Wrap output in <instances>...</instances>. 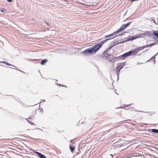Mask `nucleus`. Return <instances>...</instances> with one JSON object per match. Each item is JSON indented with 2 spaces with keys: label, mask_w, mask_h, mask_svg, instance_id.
<instances>
[{
  "label": "nucleus",
  "mask_w": 158,
  "mask_h": 158,
  "mask_svg": "<svg viewBox=\"0 0 158 158\" xmlns=\"http://www.w3.org/2000/svg\"><path fill=\"white\" fill-rule=\"evenodd\" d=\"M131 22H130L126 24H124L122 25V26L119 29H118L116 31L114 32V33H113L111 34L108 35H106L105 36V38H107L108 37H110L111 36H113L114 35V34H117L118 33L124 30V29L127 27L131 23Z\"/></svg>",
  "instance_id": "obj_1"
},
{
  "label": "nucleus",
  "mask_w": 158,
  "mask_h": 158,
  "mask_svg": "<svg viewBox=\"0 0 158 158\" xmlns=\"http://www.w3.org/2000/svg\"><path fill=\"white\" fill-rule=\"evenodd\" d=\"M110 39H106L104 41L100 42L99 43V44L93 46L91 49L93 50V53H94V54L95 53L100 49V48L102 46L105 42Z\"/></svg>",
  "instance_id": "obj_2"
},
{
  "label": "nucleus",
  "mask_w": 158,
  "mask_h": 158,
  "mask_svg": "<svg viewBox=\"0 0 158 158\" xmlns=\"http://www.w3.org/2000/svg\"><path fill=\"white\" fill-rule=\"evenodd\" d=\"M126 65L125 62H122L120 63H118V65L115 69V70L116 71V73L117 75H118L120 70L125 66Z\"/></svg>",
  "instance_id": "obj_3"
},
{
  "label": "nucleus",
  "mask_w": 158,
  "mask_h": 158,
  "mask_svg": "<svg viewBox=\"0 0 158 158\" xmlns=\"http://www.w3.org/2000/svg\"><path fill=\"white\" fill-rule=\"evenodd\" d=\"M84 55H91L94 54L91 48H89L85 50L82 52Z\"/></svg>",
  "instance_id": "obj_4"
},
{
  "label": "nucleus",
  "mask_w": 158,
  "mask_h": 158,
  "mask_svg": "<svg viewBox=\"0 0 158 158\" xmlns=\"http://www.w3.org/2000/svg\"><path fill=\"white\" fill-rule=\"evenodd\" d=\"M139 49V48L138 47L137 48L133 50H131L129 51L128 52L129 55H136V54L138 52L140 51Z\"/></svg>",
  "instance_id": "obj_5"
},
{
  "label": "nucleus",
  "mask_w": 158,
  "mask_h": 158,
  "mask_svg": "<svg viewBox=\"0 0 158 158\" xmlns=\"http://www.w3.org/2000/svg\"><path fill=\"white\" fill-rule=\"evenodd\" d=\"M130 56L128 52L124 54H123L117 57V58H121L122 59H124L127 56Z\"/></svg>",
  "instance_id": "obj_6"
},
{
  "label": "nucleus",
  "mask_w": 158,
  "mask_h": 158,
  "mask_svg": "<svg viewBox=\"0 0 158 158\" xmlns=\"http://www.w3.org/2000/svg\"><path fill=\"white\" fill-rule=\"evenodd\" d=\"M154 45V44H150V45H145V46H142V47H139V50H141L143 49H144L145 48H146V47H149V46H152L153 45Z\"/></svg>",
  "instance_id": "obj_7"
},
{
  "label": "nucleus",
  "mask_w": 158,
  "mask_h": 158,
  "mask_svg": "<svg viewBox=\"0 0 158 158\" xmlns=\"http://www.w3.org/2000/svg\"><path fill=\"white\" fill-rule=\"evenodd\" d=\"M35 153L39 156L40 158H46L44 155L38 152H35Z\"/></svg>",
  "instance_id": "obj_8"
},
{
  "label": "nucleus",
  "mask_w": 158,
  "mask_h": 158,
  "mask_svg": "<svg viewBox=\"0 0 158 158\" xmlns=\"http://www.w3.org/2000/svg\"><path fill=\"white\" fill-rule=\"evenodd\" d=\"M104 56L106 58L109 57L110 56V54L108 53L107 52H105L104 53Z\"/></svg>",
  "instance_id": "obj_9"
},
{
  "label": "nucleus",
  "mask_w": 158,
  "mask_h": 158,
  "mask_svg": "<svg viewBox=\"0 0 158 158\" xmlns=\"http://www.w3.org/2000/svg\"><path fill=\"white\" fill-rule=\"evenodd\" d=\"M139 36L138 35H136L135 36H133L131 37H130L129 38V40H135L137 38H138Z\"/></svg>",
  "instance_id": "obj_10"
},
{
  "label": "nucleus",
  "mask_w": 158,
  "mask_h": 158,
  "mask_svg": "<svg viewBox=\"0 0 158 158\" xmlns=\"http://www.w3.org/2000/svg\"><path fill=\"white\" fill-rule=\"evenodd\" d=\"M48 60L46 59H44L42 60L41 62V64L42 65L44 64L47 62Z\"/></svg>",
  "instance_id": "obj_11"
},
{
  "label": "nucleus",
  "mask_w": 158,
  "mask_h": 158,
  "mask_svg": "<svg viewBox=\"0 0 158 158\" xmlns=\"http://www.w3.org/2000/svg\"><path fill=\"white\" fill-rule=\"evenodd\" d=\"M152 131L155 133H158V130L156 129H152L151 130Z\"/></svg>",
  "instance_id": "obj_12"
},
{
  "label": "nucleus",
  "mask_w": 158,
  "mask_h": 158,
  "mask_svg": "<svg viewBox=\"0 0 158 158\" xmlns=\"http://www.w3.org/2000/svg\"><path fill=\"white\" fill-rule=\"evenodd\" d=\"M153 33L154 35L156 36L158 39V33H157V32L156 31H154L153 32Z\"/></svg>",
  "instance_id": "obj_13"
},
{
  "label": "nucleus",
  "mask_w": 158,
  "mask_h": 158,
  "mask_svg": "<svg viewBox=\"0 0 158 158\" xmlns=\"http://www.w3.org/2000/svg\"><path fill=\"white\" fill-rule=\"evenodd\" d=\"M69 148L71 151L72 152H73L74 150V149L75 148V147H73L72 146H69Z\"/></svg>",
  "instance_id": "obj_14"
},
{
  "label": "nucleus",
  "mask_w": 158,
  "mask_h": 158,
  "mask_svg": "<svg viewBox=\"0 0 158 158\" xmlns=\"http://www.w3.org/2000/svg\"><path fill=\"white\" fill-rule=\"evenodd\" d=\"M0 11L4 13L6 11V9L4 8H2L0 10Z\"/></svg>",
  "instance_id": "obj_15"
},
{
  "label": "nucleus",
  "mask_w": 158,
  "mask_h": 158,
  "mask_svg": "<svg viewBox=\"0 0 158 158\" xmlns=\"http://www.w3.org/2000/svg\"><path fill=\"white\" fill-rule=\"evenodd\" d=\"M58 85L59 86H60L65 87H67L66 86H65V85H61L60 84H58Z\"/></svg>",
  "instance_id": "obj_16"
},
{
  "label": "nucleus",
  "mask_w": 158,
  "mask_h": 158,
  "mask_svg": "<svg viewBox=\"0 0 158 158\" xmlns=\"http://www.w3.org/2000/svg\"><path fill=\"white\" fill-rule=\"evenodd\" d=\"M7 65H11L10 64H9V63H7V62H4Z\"/></svg>",
  "instance_id": "obj_17"
},
{
  "label": "nucleus",
  "mask_w": 158,
  "mask_h": 158,
  "mask_svg": "<svg viewBox=\"0 0 158 158\" xmlns=\"http://www.w3.org/2000/svg\"><path fill=\"white\" fill-rule=\"evenodd\" d=\"M13 0H7V1L8 2H11Z\"/></svg>",
  "instance_id": "obj_18"
},
{
  "label": "nucleus",
  "mask_w": 158,
  "mask_h": 158,
  "mask_svg": "<svg viewBox=\"0 0 158 158\" xmlns=\"http://www.w3.org/2000/svg\"><path fill=\"white\" fill-rule=\"evenodd\" d=\"M28 121L31 124H33L31 122H29V120H28Z\"/></svg>",
  "instance_id": "obj_19"
},
{
  "label": "nucleus",
  "mask_w": 158,
  "mask_h": 158,
  "mask_svg": "<svg viewBox=\"0 0 158 158\" xmlns=\"http://www.w3.org/2000/svg\"><path fill=\"white\" fill-rule=\"evenodd\" d=\"M110 155L112 157V158H113V155L112 154H110Z\"/></svg>",
  "instance_id": "obj_20"
},
{
  "label": "nucleus",
  "mask_w": 158,
  "mask_h": 158,
  "mask_svg": "<svg viewBox=\"0 0 158 158\" xmlns=\"http://www.w3.org/2000/svg\"><path fill=\"white\" fill-rule=\"evenodd\" d=\"M111 60H110V62H111Z\"/></svg>",
  "instance_id": "obj_21"
}]
</instances>
